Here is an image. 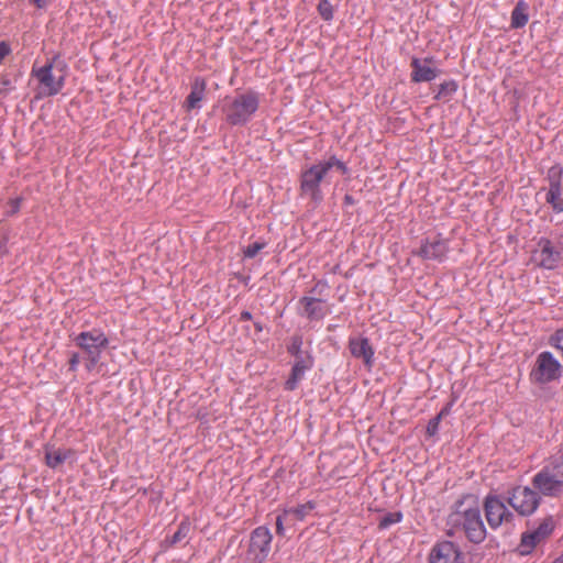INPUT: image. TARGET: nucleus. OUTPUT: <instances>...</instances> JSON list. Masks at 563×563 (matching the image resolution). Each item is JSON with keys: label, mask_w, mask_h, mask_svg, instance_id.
I'll return each instance as SVG.
<instances>
[{"label": "nucleus", "mask_w": 563, "mask_h": 563, "mask_svg": "<svg viewBox=\"0 0 563 563\" xmlns=\"http://www.w3.org/2000/svg\"><path fill=\"white\" fill-rule=\"evenodd\" d=\"M449 251L448 242L435 235L432 239H426L420 249L415 253L423 260L442 261Z\"/></svg>", "instance_id": "14"}, {"label": "nucleus", "mask_w": 563, "mask_h": 563, "mask_svg": "<svg viewBox=\"0 0 563 563\" xmlns=\"http://www.w3.org/2000/svg\"><path fill=\"white\" fill-rule=\"evenodd\" d=\"M457 84L454 80H448L439 86V90L434 96L438 101H449L451 97L456 92Z\"/></svg>", "instance_id": "23"}, {"label": "nucleus", "mask_w": 563, "mask_h": 563, "mask_svg": "<svg viewBox=\"0 0 563 563\" xmlns=\"http://www.w3.org/2000/svg\"><path fill=\"white\" fill-rule=\"evenodd\" d=\"M67 64L58 56H54L40 68H33L32 75L40 82V92L44 96L57 95L65 85Z\"/></svg>", "instance_id": "4"}, {"label": "nucleus", "mask_w": 563, "mask_h": 563, "mask_svg": "<svg viewBox=\"0 0 563 563\" xmlns=\"http://www.w3.org/2000/svg\"><path fill=\"white\" fill-rule=\"evenodd\" d=\"M529 20V5L523 0H520L515 5L511 12V22L510 25L512 29H521L523 27Z\"/></svg>", "instance_id": "20"}, {"label": "nucleus", "mask_w": 563, "mask_h": 563, "mask_svg": "<svg viewBox=\"0 0 563 563\" xmlns=\"http://www.w3.org/2000/svg\"><path fill=\"white\" fill-rule=\"evenodd\" d=\"M2 459V454H0V460Z\"/></svg>", "instance_id": "43"}, {"label": "nucleus", "mask_w": 563, "mask_h": 563, "mask_svg": "<svg viewBox=\"0 0 563 563\" xmlns=\"http://www.w3.org/2000/svg\"><path fill=\"white\" fill-rule=\"evenodd\" d=\"M300 303L303 306V314L310 320H320L325 316V309L320 299L303 297Z\"/></svg>", "instance_id": "18"}, {"label": "nucleus", "mask_w": 563, "mask_h": 563, "mask_svg": "<svg viewBox=\"0 0 563 563\" xmlns=\"http://www.w3.org/2000/svg\"><path fill=\"white\" fill-rule=\"evenodd\" d=\"M69 454L70 451H47L45 454L46 464L52 468H56L66 461Z\"/></svg>", "instance_id": "24"}, {"label": "nucleus", "mask_w": 563, "mask_h": 563, "mask_svg": "<svg viewBox=\"0 0 563 563\" xmlns=\"http://www.w3.org/2000/svg\"><path fill=\"white\" fill-rule=\"evenodd\" d=\"M541 496L558 497L563 493V454L554 456L531 481Z\"/></svg>", "instance_id": "3"}, {"label": "nucleus", "mask_w": 563, "mask_h": 563, "mask_svg": "<svg viewBox=\"0 0 563 563\" xmlns=\"http://www.w3.org/2000/svg\"><path fill=\"white\" fill-rule=\"evenodd\" d=\"M302 339L301 336H294L291 340V344L288 346V352L294 356L298 357L305 355L306 352L301 350Z\"/></svg>", "instance_id": "29"}, {"label": "nucleus", "mask_w": 563, "mask_h": 563, "mask_svg": "<svg viewBox=\"0 0 563 563\" xmlns=\"http://www.w3.org/2000/svg\"><path fill=\"white\" fill-rule=\"evenodd\" d=\"M344 202H345L346 205H352V203H354V199H353V197H352V196H350V195H345V197H344Z\"/></svg>", "instance_id": "40"}, {"label": "nucleus", "mask_w": 563, "mask_h": 563, "mask_svg": "<svg viewBox=\"0 0 563 563\" xmlns=\"http://www.w3.org/2000/svg\"><path fill=\"white\" fill-rule=\"evenodd\" d=\"M16 76L12 79L8 75H3L0 79V96L5 97L15 90Z\"/></svg>", "instance_id": "26"}, {"label": "nucleus", "mask_w": 563, "mask_h": 563, "mask_svg": "<svg viewBox=\"0 0 563 563\" xmlns=\"http://www.w3.org/2000/svg\"><path fill=\"white\" fill-rule=\"evenodd\" d=\"M11 52L10 46L5 42H0V64L7 55Z\"/></svg>", "instance_id": "36"}, {"label": "nucleus", "mask_w": 563, "mask_h": 563, "mask_svg": "<svg viewBox=\"0 0 563 563\" xmlns=\"http://www.w3.org/2000/svg\"><path fill=\"white\" fill-rule=\"evenodd\" d=\"M506 500L520 516L529 517L538 509L541 496L533 486L519 485L507 492Z\"/></svg>", "instance_id": "7"}, {"label": "nucleus", "mask_w": 563, "mask_h": 563, "mask_svg": "<svg viewBox=\"0 0 563 563\" xmlns=\"http://www.w3.org/2000/svg\"><path fill=\"white\" fill-rule=\"evenodd\" d=\"M22 198L18 197L9 201L10 210L7 211L9 216H13L19 212L21 207Z\"/></svg>", "instance_id": "33"}, {"label": "nucleus", "mask_w": 563, "mask_h": 563, "mask_svg": "<svg viewBox=\"0 0 563 563\" xmlns=\"http://www.w3.org/2000/svg\"><path fill=\"white\" fill-rule=\"evenodd\" d=\"M506 497L503 499L497 495H487L484 499V511L486 520L492 529H497L503 523L511 522L514 514L510 511L506 504Z\"/></svg>", "instance_id": "9"}, {"label": "nucleus", "mask_w": 563, "mask_h": 563, "mask_svg": "<svg viewBox=\"0 0 563 563\" xmlns=\"http://www.w3.org/2000/svg\"><path fill=\"white\" fill-rule=\"evenodd\" d=\"M402 515L400 512H389L382 517L378 523L379 529H387L394 523H397L401 520Z\"/></svg>", "instance_id": "28"}, {"label": "nucleus", "mask_w": 563, "mask_h": 563, "mask_svg": "<svg viewBox=\"0 0 563 563\" xmlns=\"http://www.w3.org/2000/svg\"><path fill=\"white\" fill-rule=\"evenodd\" d=\"M554 245L561 251V253L563 252V241L561 239L554 242Z\"/></svg>", "instance_id": "41"}, {"label": "nucleus", "mask_w": 563, "mask_h": 563, "mask_svg": "<svg viewBox=\"0 0 563 563\" xmlns=\"http://www.w3.org/2000/svg\"><path fill=\"white\" fill-rule=\"evenodd\" d=\"M554 523L552 517L544 518L539 526L527 531L521 537L520 548L522 553H530V551L540 542L545 540L553 531Z\"/></svg>", "instance_id": "13"}, {"label": "nucleus", "mask_w": 563, "mask_h": 563, "mask_svg": "<svg viewBox=\"0 0 563 563\" xmlns=\"http://www.w3.org/2000/svg\"><path fill=\"white\" fill-rule=\"evenodd\" d=\"M349 350L353 357L361 358L364 365L371 368L374 364V349L367 338H350Z\"/></svg>", "instance_id": "15"}, {"label": "nucleus", "mask_w": 563, "mask_h": 563, "mask_svg": "<svg viewBox=\"0 0 563 563\" xmlns=\"http://www.w3.org/2000/svg\"><path fill=\"white\" fill-rule=\"evenodd\" d=\"M254 328H255L256 332H262L263 331V325L258 321L254 322Z\"/></svg>", "instance_id": "42"}, {"label": "nucleus", "mask_w": 563, "mask_h": 563, "mask_svg": "<svg viewBox=\"0 0 563 563\" xmlns=\"http://www.w3.org/2000/svg\"><path fill=\"white\" fill-rule=\"evenodd\" d=\"M314 508V504L312 501H308L306 504L286 509L284 511L285 518H290L291 521L303 520L305 517L311 512Z\"/></svg>", "instance_id": "22"}, {"label": "nucleus", "mask_w": 563, "mask_h": 563, "mask_svg": "<svg viewBox=\"0 0 563 563\" xmlns=\"http://www.w3.org/2000/svg\"><path fill=\"white\" fill-rule=\"evenodd\" d=\"M313 366V357L309 353L295 357L290 376L285 383V389L295 390L298 383L303 378L306 371Z\"/></svg>", "instance_id": "16"}, {"label": "nucleus", "mask_w": 563, "mask_h": 563, "mask_svg": "<svg viewBox=\"0 0 563 563\" xmlns=\"http://www.w3.org/2000/svg\"><path fill=\"white\" fill-rule=\"evenodd\" d=\"M429 59H424L421 62L419 58H413L411 60V79L415 82H422V81H431L433 80L440 73L439 69L432 68L428 65Z\"/></svg>", "instance_id": "17"}, {"label": "nucleus", "mask_w": 563, "mask_h": 563, "mask_svg": "<svg viewBox=\"0 0 563 563\" xmlns=\"http://www.w3.org/2000/svg\"><path fill=\"white\" fill-rule=\"evenodd\" d=\"M252 319V314L250 311H242L241 314H240V320H243V321H246V320H251Z\"/></svg>", "instance_id": "39"}, {"label": "nucleus", "mask_w": 563, "mask_h": 563, "mask_svg": "<svg viewBox=\"0 0 563 563\" xmlns=\"http://www.w3.org/2000/svg\"><path fill=\"white\" fill-rule=\"evenodd\" d=\"M260 104L258 96L254 91L240 93L228 99L223 106L225 120L231 125H244L257 111Z\"/></svg>", "instance_id": "5"}, {"label": "nucleus", "mask_w": 563, "mask_h": 563, "mask_svg": "<svg viewBox=\"0 0 563 563\" xmlns=\"http://www.w3.org/2000/svg\"><path fill=\"white\" fill-rule=\"evenodd\" d=\"M273 536L268 528L261 526L255 528L250 536L246 560L250 563H263L269 552Z\"/></svg>", "instance_id": "8"}, {"label": "nucleus", "mask_w": 563, "mask_h": 563, "mask_svg": "<svg viewBox=\"0 0 563 563\" xmlns=\"http://www.w3.org/2000/svg\"><path fill=\"white\" fill-rule=\"evenodd\" d=\"M75 343L79 346L87 358L86 368L92 371L99 363L101 352L108 346L109 340L106 334L97 329L80 332L75 339Z\"/></svg>", "instance_id": "6"}, {"label": "nucleus", "mask_w": 563, "mask_h": 563, "mask_svg": "<svg viewBox=\"0 0 563 563\" xmlns=\"http://www.w3.org/2000/svg\"><path fill=\"white\" fill-rule=\"evenodd\" d=\"M449 523L456 530H462L472 543H482L486 538V528L478 505L466 506L464 500L454 505V511L449 516Z\"/></svg>", "instance_id": "1"}, {"label": "nucleus", "mask_w": 563, "mask_h": 563, "mask_svg": "<svg viewBox=\"0 0 563 563\" xmlns=\"http://www.w3.org/2000/svg\"><path fill=\"white\" fill-rule=\"evenodd\" d=\"M539 250L534 252V261L544 269H555L563 260L561 251L554 245V242L547 238H541L538 242Z\"/></svg>", "instance_id": "11"}, {"label": "nucleus", "mask_w": 563, "mask_h": 563, "mask_svg": "<svg viewBox=\"0 0 563 563\" xmlns=\"http://www.w3.org/2000/svg\"><path fill=\"white\" fill-rule=\"evenodd\" d=\"M32 4H34L38 9H43L47 5L46 0H29Z\"/></svg>", "instance_id": "38"}, {"label": "nucleus", "mask_w": 563, "mask_h": 563, "mask_svg": "<svg viewBox=\"0 0 563 563\" xmlns=\"http://www.w3.org/2000/svg\"><path fill=\"white\" fill-rule=\"evenodd\" d=\"M80 362V356L78 353H73L69 361H68V364H69V371L71 372H75L77 369V366Z\"/></svg>", "instance_id": "35"}, {"label": "nucleus", "mask_w": 563, "mask_h": 563, "mask_svg": "<svg viewBox=\"0 0 563 563\" xmlns=\"http://www.w3.org/2000/svg\"><path fill=\"white\" fill-rule=\"evenodd\" d=\"M563 188L562 186H551L545 196L547 203L551 205L552 209L556 213L563 212Z\"/></svg>", "instance_id": "21"}, {"label": "nucleus", "mask_w": 563, "mask_h": 563, "mask_svg": "<svg viewBox=\"0 0 563 563\" xmlns=\"http://www.w3.org/2000/svg\"><path fill=\"white\" fill-rule=\"evenodd\" d=\"M264 246H265V243L254 242V243L250 244L244 250V256L249 257V258H253L254 256H256L258 254L260 251H262L264 249Z\"/></svg>", "instance_id": "31"}, {"label": "nucleus", "mask_w": 563, "mask_h": 563, "mask_svg": "<svg viewBox=\"0 0 563 563\" xmlns=\"http://www.w3.org/2000/svg\"><path fill=\"white\" fill-rule=\"evenodd\" d=\"M440 422H441L440 417L435 416L434 418H432L428 422L427 434L430 435V437L435 435L438 433Z\"/></svg>", "instance_id": "32"}, {"label": "nucleus", "mask_w": 563, "mask_h": 563, "mask_svg": "<svg viewBox=\"0 0 563 563\" xmlns=\"http://www.w3.org/2000/svg\"><path fill=\"white\" fill-rule=\"evenodd\" d=\"M532 376L539 383H549L561 376V365L550 352L539 354Z\"/></svg>", "instance_id": "10"}, {"label": "nucleus", "mask_w": 563, "mask_h": 563, "mask_svg": "<svg viewBox=\"0 0 563 563\" xmlns=\"http://www.w3.org/2000/svg\"><path fill=\"white\" fill-rule=\"evenodd\" d=\"M451 411V404H448L445 407L441 409V411L437 415V417H440V420H442L444 417H446Z\"/></svg>", "instance_id": "37"}, {"label": "nucleus", "mask_w": 563, "mask_h": 563, "mask_svg": "<svg viewBox=\"0 0 563 563\" xmlns=\"http://www.w3.org/2000/svg\"><path fill=\"white\" fill-rule=\"evenodd\" d=\"M291 521L290 518H285L284 517V514L283 515H279L277 516L276 518V532L277 534L279 536H283L284 534V521Z\"/></svg>", "instance_id": "34"}, {"label": "nucleus", "mask_w": 563, "mask_h": 563, "mask_svg": "<svg viewBox=\"0 0 563 563\" xmlns=\"http://www.w3.org/2000/svg\"><path fill=\"white\" fill-rule=\"evenodd\" d=\"M206 81L202 78L197 77L192 85L191 91L186 99V107L188 110L200 108L199 102L205 98Z\"/></svg>", "instance_id": "19"}, {"label": "nucleus", "mask_w": 563, "mask_h": 563, "mask_svg": "<svg viewBox=\"0 0 563 563\" xmlns=\"http://www.w3.org/2000/svg\"><path fill=\"white\" fill-rule=\"evenodd\" d=\"M429 563H464V554L454 542L441 541L431 549Z\"/></svg>", "instance_id": "12"}, {"label": "nucleus", "mask_w": 563, "mask_h": 563, "mask_svg": "<svg viewBox=\"0 0 563 563\" xmlns=\"http://www.w3.org/2000/svg\"><path fill=\"white\" fill-rule=\"evenodd\" d=\"M318 10L320 12V15L325 20L329 21L333 18V11L330 2L328 0H320Z\"/></svg>", "instance_id": "30"}, {"label": "nucleus", "mask_w": 563, "mask_h": 563, "mask_svg": "<svg viewBox=\"0 0 563 563\" xmlns=\"http://www.w3.org/2000/svg\"><path fill=\"white\" fill-rule=\"evenodd\" d=\"M334 167L342 175H345L349 172L346 165L335 156H331L328 161L319 162L318 164H314L307 170L302 172L300 185L301 194L303 196L310 197V199L314 202H320L322 200L320 183Z\"/></svg>", "instance_id": "2"}, {"label": "nucleus", "mask_w": 563, "mask_h": 563, "mask_svg": "<svg viewBox=\"0 0 563 563\" xmlns=\"http://www.w3.org/2000/svg\"><path fill=\"white\" fill-rule=\"evenodd\" d=\"M563 178V168L561 165L556 164L549 168L547 179L549 181V187L553 186H562Z\"/></svg>", "instance_id": "25"}, {"label": "nucleus", "mask_w": 563, "mask_h": 563, "mask_svg": "<svg viewBox=\"0 0 563 563\" xmlns=\"http://www.w3.org/2000/svg\"><path fill=\"white\" fill-rule=\"evenodd\" d=\"M189 530H190V526L189 523L187 522H181L179 526H178V529L177 531L173 534V537L170 538L169 540V544L170 545H175L177 544L178 542H180L181 540H184L188 533H189Z\"/></svg>", "instance_id": "27"}]
</instances>
